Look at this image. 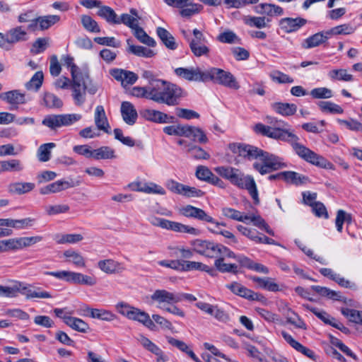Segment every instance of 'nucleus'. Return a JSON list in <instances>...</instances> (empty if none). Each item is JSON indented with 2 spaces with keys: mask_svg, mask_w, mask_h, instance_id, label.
<instances>
[{
  "mask_svg": "<svg viewBox=\"0 0 362 362\" xmlns=\"http://www.w3.org/2000/svg\"><path fill=\"white\" fill-rule=\"evenodd\" d=\"M208 81H212L234 90L240 88V85L235 77L230 72L219 68L211 67L209 69Z\"/></svg>",
  "mask_w": 362,
  "mask_h": 362,
  "instance_id": "nucleus-8",
  "label": "nucleus"
},
{
  "mask_svg": "<svg viewBox=\"0 0 362 362\" xmlns=\"http://www.w3.org/2000/svg\"><path fill=\"white\" fill-rule=\"evenodd\" d=\"M179 214L185 217L197 219L199 221L210 223L214 225L213 228L208 229H220L221 226H226V224L223 222H218L216 221L212 216L209 215L205 211L200 208L195 207L192 205H186L179 209Z\"/></svg>",
  "mask_w": 362,
  "mask_h": 362,
  "instance_id": "nucleus-7",
  "label": "nucleus"
},
{
  "mask_svg": "<svg viewBox=\"0 0 362 362\" xmlns=\"http://www.w3.org/2000/svg\"><path fill=\"white\" fill-rule=\"evenodd\" d=\"M217 257L214 262V267L221 273L237 274L238 265L236 264L226 263L227 259H235L237 260V256L232 250L227 247L219 244Z\"/></svg>",
  "mask_w": 362,
  "mask_h": 362,
  "instance_id": "nucleus-6",
  "label": "nucleus"
},
{
  "mask_svg": "<svg viewBox=\"0 0 362 362\" xmlns=\"http://www.w3.org/2000/svg\"><path fill=\"white\" fill-rule=\"evenodd\" d=\"M7 33L11 47L18 42H25L29 38L26 29L22 25H18L9 29L7 31Z\"/></svg>",
  "mask_w": 362,
  "mask_h": 362,
  "instance_id": "nucleus-24",
  "label": "nucleus"
},
{
  "mask_svg": "<svg viewBox=\"0 0 362 362\" xmlns=\"http://www.w3.org/2000/svg\"><path fill=\"white\" fill-rule=\"evenodd\" d=\"M81 118V115L76 113L49 115L44 118L42 123L51 129H56L62 127L70 126L79 121Z\"/></svg>",
  "mask_w": 362,
  "mask_h": 362,
  "instance_id": "nucleus-10",
  "label": "nucleus"
},
{
  "mask_svg": "<svg viewBox=\"0 0 362 362\" xmlns=\"http://www.w3.org/2000/svg\"><path fill=\"white\" fill-rule=\"evenodd\" d=\"M284 180L290 184L299 185L305 183L308 177L294 171H284Z\"/></svg>",
  "mask_w": 362,
  "mask_h": 362,
  "instance_id": "nucleus-44",
  "label": "nucleus"
},
{
  "mask_svg": "<svg viewBox=\"0 0 362 362\" xmlns=\"http://www.w3.org/2000/svg\"><path fill=\"white\" fill-rule=\"evenodd\" d=\"M228 148L235 156L241 158L248 160L259 159L262 163L255 162L253 168L261 175H265L286 167V164L281 158L255 146L243 143H233L229 144Z\"/></svg>",
  "mask_w": 362,
  "mask_h": 362,
  "instance_id": "nucleus-2",
  "label": "nucleus"
},
{
  "mask_svg": "<svg viewBox=\"0 0 362 362\" xmlns=\"http://www.w3.org/2000/svg\"><path fill=\"white\" fill-rule=\"evenodd\" d=\"M98 15L106 20L109 23L117 24L118 17L115 11L107 6H100L98 11Z\"/></svg>",
  "mask_w": 362,
  "mask_h": 362,
  "instance_id": "nucleus-45",
  "label": "nucleus"
},
{
  "mask_svg": "<svg viewBox=\"0 0 362 362\" xmlns=\"http://www.w3.org/2000/svg\"><path fill=\"white\" fill-rule=\"evenodd\" d=\"M250 279L255 283L258 287L272 292H276L280 290L279 286L271 278L251 276Z\"/></svg>",
  "mask_w": 362,
  "mask_h": 362,
  "instance_id": "nucleus-32",
  "label": "nucleus"
},
{
  "mask_svg": "<svg viewBox=\"0 0 362 362\" xmlns=\"http://www.w3.org/2000/svg\"><path fill=\"white\" fill-rule=\"evenodd\" d=\"M317 105L323 112L331 114H342L344 110L341 106L330 101H320Z\"/></svg>",
  "mask_w": 362,
  "mask_h": 362,
  "instance_id": "nucleus-50",
  "label": "nucleus"
},
{
  "mask_svg": "<svg viewBox=\"0 0 362 362\" xmlns=\"http://www.w3.org/2000/svg\"><path fill=\"white\" fill-rule=\"evenodd\" d=\"M55 146L54 143L41 145L37 150V157L40 161L46 162L50 159L51 149Z\"/></svg>",
  "mask_w": 362,
  "mask_h": 362,
  "instance_id": "nucleus-60",
  "label": "nucleus"
},
{
  "mask_svg": "<svg viewBox=\"0 0 362 362\" xmlns=\"http://www.w3.org/2000/svg\"><path fill=\"white\" fill-rule=\"evenodd\" d=\"M94 122L99 130H102L105 133H109L110 127L103 105H98L95 107L94 112Z\"/></svg>",
  "mask_w": 362,
  "mask_h": 362,
  "instance_id": "nucleus-26",
  "label": "nucleus"
},
{
  "mask_svg": "<svg viewBox=\"0 0 362 362\" xmlns=\"http://www.w3.org/2000/svg\"><path fill=\"white\" fill-rule=\"evenodd\" d=\"M175 73L177 76L188 81L208 82L209 69L203 70L199 66L179 67L175 69Z\"/></svg>",
  "mask_w": 362,
  "mask_h": 362,
  "instance_id": "nucleus-11",
  "label": "nucleus"
},
{
  "mask_svg": "<svg viewBox=\"0 0 362 362\" xmlns=\"http://www.w3.org/2000/svg\"><path fill=\"white\" fill-rule=\"evenodd\" d=\"M306 23L307 20L300 17L284 18L280 20L279 26L285 33H290L298 30Z\"/></svg>",
  "mask_w": 362,
  "mask_h": 362,
  "instance_id": "nucleus-18",
  "label": "nucleus"
},
{
  "mask_svg": "<svg viewBox=\"0 0 362 362\" xmlns=\"http://www.w3.org/2000/svg\"><path fill=\"white\" fill-rule=\"evenodd\" d=\"M93 158L95 160L113 159L116 155L113 148L105 146L93 150Z\"/></svg>",
  "mask_w": 362,
  "mask_h": 362,
  "instance_id": "nucleus-43",
  "label": "nucleus"
},
{
  "mask_svg": "<svg viewBox=\"0 0 362 362\" xmlns=\"http://www.w3.org/2000/svg\"><path fill=\"white\" fill-rule=\"evenodd\" d=\"M267 21L269 22V21L266 19L265 17L247 16L243 18L245 24L257 28H266L267 26Z\"/></svg>",
  "mask_w": 362,
  "mask_h": 362,
  "instance_id": "nucleus-54",
  "label": "nucleus"
},
{
  "mask_svg": "<svg viewBox=\"0 0 362 362\" xmlns=\"http://www.w3.org/2000/svg\"><path fill=\"white\" fill-rule=\"evenodd\" d=\"M110 74L115 80L120 81L123 87L135 83L138 79V76L134 72L122 69H112Z\"/></svg>",
  "mask_w": 362,
  "mask_h": 362,
  "instance_id": "nucleus-17",
  "label": "nucleus"
},
{
  "mask_svg": "<svg viewBox=\"0 0 362 362\" xmlns=\"http://www.w3.org/2000/svg\"><path fill=\"white\" fill-rule=\"evenodd\" d=\"M98 267L101 271L108 274L120 273L124 270V267L122 263L112 259L100 260L98 262Z\"/></svg>",
  "mask_w": 362,
  "mask_h": 362,
  "instance_id": "nucleus-23",
  "label": "nucleus"
},
{
  "mask_svg": "<svg viewBox=\"0 0 362 362\" xmlns=\"http://www.w3.org/2000/svg\"><path fill=\"white\" fill-rule=\"evenodd\" d=\"M226 288H228L233 293L239 296L240 297L245 298L248 300H258L259 294L254 292L253 291L246 288L242 284L238 282H233L231 284H227Z\"/></svg>",
  "mask_w": 362,
  "mask_h": 362,
  "instance_id": "nucleus-21",
  "label": "nucleus"
},
{
  "mask_svg": "<svg viewBox=\"0 0 362 362\" xmlns=\"http://www.w3.org/2000/svg\"><path fill=\"white\" fill-rule=\"evenodd\" d=\"M0 100L12 105L11 110H16L21 105L26 103L25 94L19 90H12L0 93Z\"/></svg>",
  "mask_w": 362,
  "mask_h": 362,
  "instance_id": "nucleus-15",
  "label": "nucleus"
},
{
  "mask_svg": "<svg viewBox=\"0 0 362 362\" xmlns=\"http://www.w3.org/2000/svg\"><path fill=\"white\" fill-rule=\"evenodd\" d=\"M286 310V321L288 323L294 325L297 328L304 330L307 329L306 324L298 315H296L290 308L287 307Z\"/></svg>",
  "mask_w": 362,
  "mask_h": 362,
  "instance_id": "nucleus-53",
  "label": "nucleus"
},
{
  "mask_svg": "<svg viewBox=\"0 0 362 362\" xmlns=\"http://www.w3.org/2000/svg\"><path fill=\"white\" fill-rule=\"evenodd\" d=\"M65 320V324L74 330L81 333H86L90 329L89 325L82 319L70 316L69 317H66Z\"/></svg>",
  "mask_w": 362,
  "mask_h": 362,
  "instance_id": "nucleus-39",
  "label": "nucleus"
},
{
  "mask_svg": "<svg viewBox=\"0 0 362 362\" xmlns=\"http://www.w3.org/2000/svg\"><path fill=\"white\" fill-rule=\"evenodd\" d=\"M24 168L23 163L18 159L0 160V173L5 172L19 173L23 171Z\"/></svg>",
  "mask_w": 362,
  "mask_h": 362,
  "instance_id": "nucleus-29",
  "label": "nucleus"
},
{
  "mask_svg": "<svg viewBox=\"0 0 362 362\" xmlns=\"http://www.w3.org/2000/svg\"><path fill=\"white\" fill-rule=\"evenodd\" d=\"M218 245L209 240L201 239H195L190 242V245L195 252L209 258L217 257Z\"/></svg>",
  "mask_w": 362,
  "mask_h": 362,
  "instance_id": "nucleus-12",
  "label": "nucleus"
},
{
  "mask_svg": "<svg viewBox=\"0 0 362 362\" xmlns=\"http://www.w3.org/2000/svg\"><path fill=\"white\" fill-rule=\"evenodd\" d=\"M182 97V90L181 88L165 81V83L160 86L157 84L156 87L153 88L152 100L168 106H175L179 104Z\"/></svg>",
  "mask_w": 362,
  "mask_h": 362,
  "instance_id": "nucleus-5",
  "label": "nucleus"
},
{
  "mask_svg": "<svg viewBox=\"0 0 362 362\" xmlns=\"http://www.w3.org/2000/svg\"><path fill=\"white\" fill-rule=\"evenodd\" d=\"M193 37L189 41V49L197 57L210 56V45L203 33L195 28L192 31Z\"/></svg>",
  "mask_w": 362,
  "mask_h": 362,
  "instance_id": "nucleus-9",
  "label": "nucleus"
},
{
  "mask_svg": "<svg viewBox=\"0 0 362 362\" xmlns=\"http://www.w3.org/2000/svg\"><path fill=\"white\" fill-rule=\"evenodd\" d=\"M63 255L66 262L74 264L76 267H86V259L80 252L74 250H67L64 252Z\"/></svg>",
  "mask_w": 362,
  "mask_h": 362,
  "instance_id": "nucleus-31",
  "label": "nucleus"
},
{
  "mask_svg": "<svg viewBox=\"0 0 362 362\" xmlns=\"http://www.w3.org/2000/svg\"><path fill=\"white\" fill-rule=\"evenodd\" d=\"M170 230L175 232L188 233L194 236H198L201 234L199 229L175 221H172Z\"/></svg>",
  "mask_w": 362,
  "mask_h": 362,
  "instance_id": "nucleus-46",
  "label": "nucleus"
},
{
  "mask_svg": "<svg viewBox=\"0 0 362 362\" xmlns=\"http://www.w3.org/2000/svg\"><path fill=\"white\" fill-rule=\"evenodd\" d=\"M18 296L19 294L25 296L26 299L30 298H51L52 296L49 292L41 290L40 288H37V290L34 291L32 289L33 286L30 284H25L22 281H18Z\"/></svg>",
  "mask_w": 362,
  "mask_h": 362,
  "instance_id": "nucleus-14",
  "label": "nucleus"
},
{
  "mask_svg": "<svg viewBox=\"0 0 362 362\" xmlns=\"http://www.w3.org/2000/svg\"><path fill=\"white\" fill-rule=\"evenodd\" d=\"M341 313L349 319V321L356 324L362 325V311L351 308H342Z\"/></svg>",
  "mask_w": 362,
  "mask_h": 362,
  "instance_id": "nucleus-59",
  "label": "nucleus"
},
{
  "mask_svg": "<svg viewBox=\"0 0 362 362\" xmlns=\"http://www.w3.org/2000/svg\"><path fill=\"white\" fill-rule=\"evenodd\" d=\"M261 10L258 12L268 16H281L284 14L283 8L277 5L272 4H261L259 6Z\"/></svg>",
  "mask_w": 362,
  "mask_h": 362,
  "instance_id": "nucleus-55",
  "label": "nucleus"
},
{
  "mask_svg": "<svg viewBox=\"0 0 362 362\" xmlns=\"http://www.w3.org/2000/svg\"><path fill=\"white\" fill-rule=\"evenodd\" d=\"M156 34L168 49L171 50H175L177 49V45L175 42V37L165 28L158 27L156 28Z\"/></svg>",
  "mask_w": 362,
  "mask_h": 362,
  "instance_id": "nucleus-30",
  "label": "nucleus"
},
{
  "mask_svg": "<svg viewBox=\"0 0 362 362\" xmlns=\"http://www.w3.org/2000/svg\"><path fill=\"white\" fill-rule=\"evenodd\" d=\"M311 289L321 296L327 297L329 299L340 301L342 296L340 292L329 289L327 287L320 286H312Z\"/></svg>",
  "mask_w": 362,
  "mask_h": 362,
  "instance_id": "nucleus-42",
  "label": "nucleus"
},
{
  "mask_svg": "<svg viewBox=\"0 0 362 362\" xmlns=\"http://www.w3.org/2000/svg\"><path fill=\"white\" fill-rule=\"evenodd\" d=\"M141 116L150 122L159 124L170 123L173 122L174 117L163 112L151 109H144L140 112Z\"/></svg>",
  "mask_w": 362,
  "mask_h": 362,
  "instance_id": "nucleus-16",
  "label": "nucleus"
},
{
  "mask_svg": "<svg viewBox=\"0 0 362 362\" xmlns=\"http://www.w3.org/2000/svg\"><path fill=\"white\" fill-rule=\"evenodd\" d=\"M152 302L158 304L157 307L163 310V308L179 303L176 293L170 292L165 289H156L151 295Z\"/></svg>",
  "mask_w": 362,
  "mask_h": 362,
  "instance_id": "nucleus-13",
  "label": "nucleus"
},
{
  "mask_svg": "<svg viewBox=\"0 0 362 362\" xmlns=\"http://www.w3.org/2000/svg\"><path fill=\"white\" fill-rule=\"evenodd\" d=\"M329 33L328 31L317 33L309 37L306 38L302 44L305 49H310L327 42L329 39Z\"/></svg>",
  "mask_w": 362,
  "mask_h": 362,
  "instance_id": "nucleus-27",
  "label": "nucleus"
},
{
  "mask_svg": "<svg viewBox=\"0 0 362 362\" xmlns=\"http://www.w3.org/2000/svg\"><path fill=\"white\" fill-rule=\"evenodd\" d=\"M84 311L87 313L86 315L105 322H112L117 319V316L114 313L103 308H92L86 306Z\"/></svg>",
  "mask_w": 362,
  "mask_h": 362,
  "instance_id": "nucleus-19",
  "label": "nucleus"
},
{
  "mask_svg": "<svg viewBox=\"0 0 362 362\" xmlns=\"http://www.w3.org/2000/svg\"><path fill=\"white\" fill-rule=\"evenodd\" d=\"M281 336L296 351L301 353L309 358L315 360V354L313 350L304 346L303 344L297 341L291 334L287 333L286 331L281 332Z\"/></svg>",
  "mask_w": 362,
  "mask_h": 362,
  "instance_id": "nucleus-20",
  "label": "nucleus"
},
{
  "mask_svg": "<svg viewBox=\"0 0 362 362\" xmlns=\"http://www.w3.org/2000/svg\"><path fill=\"white\" fill-rule=\"evenodd\" d=\"M138 341L144 349L156 355L158 357L163 356L162 350L148 338L144 335H141L138 339Z\"/></svg>",
  "mask_w": 362,
  "mask_h": 362,
  "instance_id": "nucleus-49",
  "label": "nucleus"
},
{
  "mask_svg": "<svg viewBox=\"0 0 362 362\" xmlns=\"http://www.w3.org/2000/svg\"><path fill=\"white\" fill-rule=\"evenodd\" d=\"M153 93V88L151 89L148 86L141 87L135 86L131 90L132 95L140 98H146L152 100V94Z\"/></svg>",
  "mask_w": 362,
  "mask_h": 362,
  "instance_id": "nucleus-58",
  "label": "nucleus"
},
{
  "mask_svg": "<svg viewBox=\"0 0 362 362\" xmlns=\"http://www.w3.org/2000/svg\"><path fill=\"white\" fill-rule=\"evenodd\" d=\"M214 170L222 177L240 189H246L253 199L255 204H259V199L257 185L253 177L246 175L240 170L229 167L218 166Z\"/></svg>",
  "mask_w": 362,
  "mask_h": 362,
  "instance_id": "nucleus-4",
  "label": "nucleus"
},
{
  "mask_svg": "<svg viewBox=\"0 0 362 362\" xmlns=\"http://www.w3.org/2000/svg\"><path fill=\"white\" fill-rule=\"evenodd\" d=\"M272 109L282 116L293 115L297 111V106L293 103H274L272 104Z\"/></svg>",
  "mask_w": 362,
  "mask_h": 362,
  "instance_id": "nucleus-36",
  "label": "nucleus"
},
{
  "mask_svg": "<svg viewBox=\"0 0 362 362\" xmlns=\"http://www.w3.org/2000/svg\"><path fill=\"white\" fill-rule=\"evenodd\" d=\"M187 153L194 159L197 160H208L210 158V155L206 151H204L202 148L192 145L191 147L187 148Z\"/></svg>",
  "mask_w": 362,
  "mask_h": 362,
  "instance_id": "nucleus-62",
  "label": "nucleus"
},
{
  "mask_svg": "<svg viewBox=\"0 0 362 362\" xmlns=\"http://www.w3.org/2000/svg\"><path fill=\"white\" fill-rule=\"evenodd\" d=\"M180 272L203 271L206 272H213L212 268L199 262L187 261L182 259Z\"/></svg>",
  "mask_w": 362,
  "mask_h": 362,
  "instance_id": "nucleus-37",
  "label": "nucleus"
},
{
  "mask_svg": "<svg viewBox=\"0 0 362 362\" xmlns=\"http://www.w3.org/2000/svg\"><path fill=\"white\" fill-rule=\"evenodd\" d=\"M356 30V27L351 23H344L335 27L332 28L328 30L329 35H348L353 34Z\"/></svg>",
  "mask_w": 362,
  "mask_h": 362,
  "instance_id": "nucleus-47",
  "label": "nucleus"
},
{
  "mask_svg": "<svg viewBox=\"0 0 362 362\" xmlns=\"http://www.w3.org/2000/svg\"><path fill=\"white\" fill-rule=\"evenodd\" d=\"M266 120L268 125L262 123L255 125V131L257 133L290 144L294 152L301 159L312 165L325 169H333V164L331 162L300 144L299 137L286 129L288 127L286 122L272 117H267Z\"/></svg>",
  "mask_w": 362,
  "mask_h": 362,
  "instance_id": "nucleus-1",
  "label": "nucleus"
},
{
  "mask_svg": "<svg viewBox=\"0 0 362 362\" xmlns=\"http://www.w3.org/2000/svg\"><path fill=\"white\" fill-rule=\"evenodd\" d=\"M134 36L141 42L149 47H155L156 45V42L153 38L147 35V33L144 30L143 28L138 25L134 28L133 30Z\"/></svg>",
  "mask_w": 362,
  "mask_h": 362,
  "instance_id": "nucleus-48",
  "label": "nucleus"
},
{
  "mask_svg": "<svg viewBox=\"0 0 362 362\" xmlns=\"http://www.w3.org/2000/svg\"><path fill=\"white\" fill-rule=\"evenodd\" d=\"M43 78L42 71H37L31 79L26 83V88L28 90L34 89L35 90H38L42 84Z\"/></svg>",
  "mask_w": 362,
  "mask_h": 362,
  "instance_id": "nucleus-64",
  "label": "nucleus"
},
{
  "mask_svg": "<svg viewBox=\"0 0 362 362\" xmlns=\"http://www.w3.org/2000/svg\"><path fill=\"white\" fill-rule=\"evenodd\" d=\"M328 76L332 80L344 81H351L353 80V76L348 74L346 69H333L330 71Z\"/></svg>",
  "mask_w": 362,
  "mask_h": 362,
  "instance_id": "nucleus-61",
  "label": "nucleus"
},
{
  "mask_svg": "<svg viewBox=\"0 0 362 362\" xmlns=\"http://www.w3.org/2000/svg\"><path fill=\"white\" fill-rule=\"evenodd\" d=\"M64 66L70 69L71 76L72 97L74 103L77 106H81L86 102V93L94 95L98 91V88L94 85L88 72L81 71L74 64V59L70 55L62 57Z\"/></svg>",
  "mask_w": 362,
  "mask_h": 362,
  "instance_id": "nucleus-3",
  "label": "nucleus"
},
{
  "mask_svg": "<svg viewBox=\"0 0 362 362\" xmlns=\"http://www.w3.org/2000/svg\"><path fill=\"white\" fill-rule=\"evenodd\" d=\"M81 21L85 30L90 33H100V28L98 23L90 16L82 15L81 16Z\"/></svg>",
  "mask_w": 362,
  "mask_h": 362,
  "instance_id": "nucleus-51",
  "label": "nucleus"
},
{
  "mask_svg": "<svg viewBox=\"0 0 362 362\" xmlns=\"http://www.w3.org/2000/svg\"><path fill=\"white\" fill-rule=\"evenodd\" d=\"M130 13L131 15L128 13L122 14L119 18L118 17L117 21L119 22L117 23V24L122 23L130 28L132 30L136 28V25H139V20L140 19V17L139 16L138 12L135 8H131Z\"/></svg>",
  "mask_w": 362,
  "mask_h": 362,
  "instance_id": "nucleus-33",
  "label": "nucleus"
},
{
  "mask_svg": "<svg viewBox=\"0 0 362 362\" xmlns=\"http://www.w3.org/2000/svg\"><path fill=\"white\" fill-rule=\"evenodd\" d=\"M185 137L192 138L195 142L206 144L208 138L204 131L199 127L187 125V135Z\"/></svg>",
  "mask_w": 362,
  "mask_h": 362,
  "instance_id": "nucleus-40",
  "label": "nucleus"
},
{
  "mask_svg": "<svg viewBox=\"0 0 362 362\" xmlns=\"http://www.w3.org/2000/svg\"><path fill=\"white\" fill-rule=\"evenodd\" d=\"M60 16L57 15H47L39 16L40 30H45L57 23Z\"/></svg>",
  "mask_w": 362,
  "mask_h": 362,
  "instance_id": "nucleus-52",
  "label": "nucleus"
},
{
  "mask_svg": "<svg viewBox=\"0 0 362 362\" xmlns=\"http://www.w3.org/2000/svg\"><path fill=\"white\" fill-rule=\"evenodd\" d=\"M310 95L314 99H328L333 96V93L329 88L320 87L312 89Z\"/></svg>",
  "mask_w": 362,
  "mask_h": 362,
  "instance_id": "nucleus-63",
  "label": "nucleus"
},
{
  "mask_svg": "<svg viewBox=\"0 0 362 362\" xmlns=\"http://www.w3.org/2000/svg\"><path fill=\"white\" fill-rule=\"evenodd\" d=\"M129 320L137 321L151 330H154L156 328V325L150 317V315L147 313L135 307L132 310Z\"/></svg>",
  "mask_w": 362,
  "mask_h": 362,
  "instance_id": "nucleus-25",
  "label": "nucleus"
},
{
  "mask_svg": "<svg viewBox=\"0 0 362 362\" xmlns=\"http://www.w3.org/2000/svg\"><path fill=\"white\" fill-rule=\"evenodd\" d=\"M129 52L134 54L136 56L146 58L153 57L156 54L153 50L139 45L129 46Z\"/></svg>",
  "mask_w": 362,
  "mask_h": 362,
  "instance_id": "nucleus-56",
  "label": "nucleus"
},
{
  "mask_svg": "<svg viewBox=\"0 0 362 362\" xmlns=\"http://www.w3.org/2000/svg\"><path fill=\"white\" fill-rule=\"evenodd\" d=\"M97 280L93 276H88L80 272H73L71 284L92 286L95 285Z\"/></svg>",
  "mask_w": 362,
  "mask_h": 362,
  "instance_id": "nucleus-41",
  "label": "nucleus"
},
{
  "mask_svg": "<svg viewBox=\"0 0 362 362\" xmlns=\"http://www.w3.org/2000/svg\"><path fill=\"white\" fill-rule=\"evenodd\" d=\"M120 112L122 119L126 124L133 125L136 123L138 114L132 103L128 101L122 102Z\"/></svg>",
  "mask_w": 362,
  "mask_h": 362,
  "instance_id": "nucleus-22",
  "label": "nucleus"
},
{
  "mask_svg": "<svg viewBox=\"0 0 362 362\" xmlns=\"http://www.w3.org/2000/svg\"><path fill=\"white\" fill-rule=\"evenodd\" d=\"M74 187L69 182L65 180H57L51 184L45 186L40 189L41 194H48L50 193H57Z\"/></svg>",
  "mask_w": 362,
  "mask_h": 362,
  "instance_id": "nucleus-28",
  "label": "nucleus"
},
{
  "mask_svg": "<svg viewBox=\"0 0 362 362\" xmlns=\"http://www.w3.org/2000/svg\"><path fill=\"white\" fill-rule=\"evenodd\" d=\"M310 310L318 318H320L322 321H323L325 324L330 325L332 327L341 330L343 332H346L347 329L340 322H337L335 319L332 317L329 314H327L325 311L319 310L316 308H311Z\"/></svg>",
  "mask_w": 362,
  "mask_h": 362,
  "instance_id": "nucleus-35",
  "label": "nucleus"
},
{
  "mask_svg": "<svg viewBox=\"0 0 362 362\" xmlns=\"http://www.w3.org/2000/svg\"><path fill=\"white\" fill-rule=\"evenodd\" d=\"M42 105L49 109H60L63 106V102L54 93L46 92L42 95Z\"/></svg>",
  "mask_w": 362,
  "mask_h": 362,
  "instance_id": "nucleus-38",
  "label": "nucleus"
},
{
  "mask_svg": "<svg viewBox=\"0 0 362 362\" xmlns=\"http://www.w3.org/2000/svg\"><path fill=\"white\" fill-rule=\"evenodd\" d=\"M35 186L33 182H13L8 185V192L11 194H23L31 192Z\"/></svg>",
  "mask_w": 362,
  "mask_h": 362,
  "instance_id": "nucleus-34",
  "label": "nucleus"
},
{
  "mask_svg": "<svg viewBox=\"0 0 362 362\" xmlns=\"http://www.w3.org/2000/svg\"><path fill=\"white\" fill-rule=\"evenodd\" d=\"M18 281H13L9 286L0 285V296L6 298L18 297Z\"/></svg>",
  "mask_w": 362,
  "mask_h": 362,
  "instance_id": "nucleus-57",
  "label": "nucleus"
}]
</instances>
